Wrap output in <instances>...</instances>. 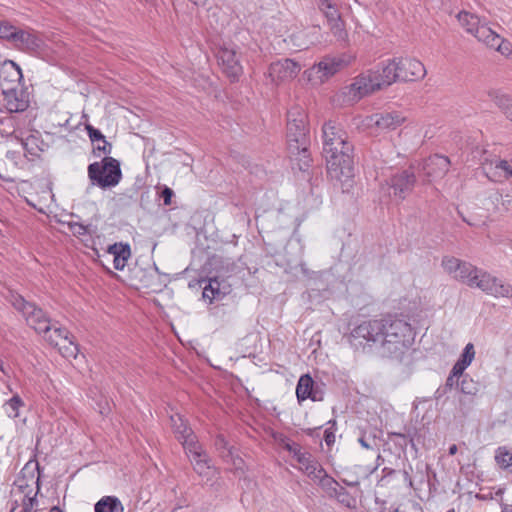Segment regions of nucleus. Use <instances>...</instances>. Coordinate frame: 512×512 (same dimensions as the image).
<instances>
[{"mask_svg": "<svg viewBox=\"0 0 512 512\" xmlns=\"http://www.w3.org/2000/svg\"><path fill=\"white\" fill-rule=\"evenodd\" d=\"M447 512H455V510L454 509H450Z\"/></svg>", "mask_w": 512, "mask_h": 512, "instance_id": "obj_62", "label": "nucleus"}, {"mask_svg": "<svg viewBox=\"0 0 512 512\" xmlns=\"http://www.w3.org/2000/svg\"><path fill=\"white\" fill-rule=\"evenodd\" d=\"M10 302L15 309L22 313L28 325L37 333L48 334L51 330L50 320L41 308L27 302L21 295L12 293Z\"/></svg>", "mask_w": 512, "mask_h": 512, "instance_id": "obj_9", "label": "nucleus"}, {"mask_svg": "<svg viewBox=\"0 0 512 512\" xmlns=\"http://www.w3.org/2000/svg\"><path fill=\"white\" fill-rule=\"evenodd\" d=\"M457 19L460 26L468 34L474 36L488 48L495 49L506 57L512 54V44L493 31L485 18H480L474 13L462 11L458 13Z\"/></svg>", "mask_w": 512, "mask_h": 512, "instance_id": "obj_3", "label": "nucleus"}, {"mask_svg": "<svg viewBox=\"0 0 512 512\" xmlns=\"http://www.w3.org/2000/svg\"><path fill=\"white\" fill-rule=\"evenodd\" d=\"M294 455L300 465V469L311 479L318 473V470L322 469V466L311 453L303 452L299 449L295 451Z\"/></svg>", "mask_w": 512, "mask_h": 512, "instance_id": "obj_24", "label": "nucleus"}, {"mask_svg": "<svg viewBox=\"0 0 512 512\" xmlns=\"http://www.w3.org/2000/svg\"><path fill=\"white\" fill-rule=\"evenodd\" d=\"M414 339L411 324L397 317L364 321L349 336L351 345L356 349L374 347L382 356L397 360L409 351Z\"/></svg>", "mask_w": 512, "mask_h": 512, "instance_id": "obj_1", "label": "nucleus"}, {"mask_svg": "<svg viewBox=\"0 0 512 512\" xmlns=\"http://www.w3.org/2000/svg\"><path fill=\"white\" fill-rule=\"evenodd\" d=\"M219 65L223 72L232 81L238 80L243 73V67L240 62V54L235 47L223 46L217 54Z\"/></svg>", "mask_w": 512, "mask_h": 512, "instance_id": "obj_12", "label": "nucleus"}, {"mask_svg": "<svg viewBox=\"0 0 512 512\" xmlns=\"http://www.w3.org/2000/svg\"><path fill=\"white\" fill-rule=\"evenodd\" d=\"M331 498H336L341 504L348 508L354 507L356 503L355 499L342 486Z\"/></svg>", "mask_w": 512, "mask_h": 512, "instance_id": "obj_38", "label": "nucleus"}, {"mask_svg": "<svg viewBox=\"0 0 512 512\" xmlns=\"http://www.w3.org/2000/svg\"><path fill=\"white\" fill-rule=\"evenodd\" d=\"M353 59L349 55L325 57L317 65L306 70L304 76L312 85H321L341 69L350 65Z\"/></svg>", "mask_w": 512, "mask_h": 512, "instance_id": "obj_8", "label": "nucleus"}, {"mask_svg": "<svg viewBox=\"0 0 512 512\" xmlns=\"http://www.w3.org/2000/svg\"><path fill=\"white\" fill-rule=\"evenodd\" d=\"M405 120V117L397 111L375 113L365 117L362 124L366 128L376 127L381 131L394 130L400 126Z\"/></svg>", "mask_w": 512, "mask_h": 512, "instance_id": "obj_15", "label": "nucleus"}, {"mask_svg": "<svg viewBox=\"0 0 512 512\" xmlns=\"http://www.w3.org/2000/svg\"><path fill=\"white\" fill-rule=\"evenodd\" d=\"M454 279L467 284L470 287H477L483 292L496 298H512V286L491 274L478 269L468 262H463L460 270L455 274Z\"/></svg>", "mask_w": 512, "mask_h": 512, "instance_id": "obj_4", "label": "nucleus"}, {"mask_svg": "<svg viewBox=\"0 0 512 512\" xmlns=\"http://www.w3.org/2000/svg\"><path fill=\"white\" fill-rule=\"evenodd\" d=\"M312 480L317 482L329 497L335 495L337 490L341 487L339 483L329 476L323 468L318 470V473L312 478Z\"/></svg>", "mask_w": 512, "mask_h": 512, "instance_id": "obj_28", "label": "nucleus"}, {"mask_svg": "<svg viewBox=\"0 0 512 512\" xmlns=\"http://www.w3.org/2000/svg\"><path fill=\"white\" fill-rule=\"evenodd\" d=\"M382 156H384V154H382ZM392 159L389 157V155H385V159H384V162H389L391 161Z\"/></svg>", "mask_w": 512, "mask_h": 512, "instance_id": "obj_59", "label": "nucleus"}, {"mask_svg": "<svg viewBox=\"0 0 512 512\" xmlns=\"http://www.w3.org/2000/svg\"><path fill=\"white\" fill-rule=\"evenodd\" d=\"M463 262L464 261L452 256H444L441 261V266L447 274L454 278Z\"/></svg>", "mask_w": 512, "mask_h": 512, "instance_id": "obj_35", "label": "nucleus"}, {"mask_svg": "<svg viewBox=\"0 0 512 512\" xmlns=\"http://www.w3.org/2000/svg\"><path fill=\"white\" fill-rule=\"evenodd\" d=\"M458 451V447L456 444H452L450 447H449V454L450 455H455Z\"/></svg>", "mask_w": 512, "mask_h": 512, "instance_id": "obj_54", "label": "nucleus"}, {"mask_svg": "<svg viewBox=\"0 0 512 512\" xmlns=\"http://www.w3.org/2000/svg\"><path fill=\"white\" fill-rule=\"evenodd\" d=\"M203 298L208 299L210 302L213 300H220L222 299L226 291L221 289L220 282L214 278L209 279L207 285L203 287Z\"/></svg>", "mask_w": 512, "mask_h": 512, "instance_id": "obj_31", "label": "nucleus"}, {"mask_svg": "<svg viewBox=\"0 0 512 512\" xmlns=\"http://www.w3.org/2000/svg\"><path fill=\"white\" fill-rule=\"evenodd\" d=\"M378 90L379 84L367 70L354 77L350 84L342 87L336 94L335 101L341 105H353Z\"/></svg>", "mask_w": 512, "mask_h": 512, "instance_id": "obj_5", "label": "nucleus"}, {"mask_svg": "<svg viewBox=\"0 0 512 512\" xmlns=\"http://www.w3.org/2000/svg\"><path fill=\"white\" fill-rule=\"evenodd\" d=\"M34 141H35V138H34V137H32V138H28V139L26 140V142H22V146H23V148H24V149H26V150H28V145H29V143H33Z\"/></svg>", "mask_w": 512, "mask_h": 512, "instance_id": "obj_53", "label": "nucleus"}, {"mask_svg": "<svg viewBox=\"0 0 512 512\" xmlns=\"http://www.w3.org/2000/svg\"><path fill=\"white\" fill-rule=\"evenodd\" d=\"M23 79L20 66L12 60H4L0 63V87L11 89L18 87Z\"/></svg>", "mask_w": 512, "mask_h": 512, "instance_id": "obj_20", "label": "nucleus"}, {"mask_svg": "<svg viewBox=\"0 0 512 512\" xmlns=\"http://www.w3.org/2000/svg\"><path fill=\"white\" fill-rule=\"evenodd\" d=\"M38 489L39 488L37 487L36 492H33V490L30 489L27 493H25L21 497V504L13 506L10 512H32L34 507H36L38 504L36 499Z\"/></svg>", "mask_w": 512, "mask_h": 512, "instance_id": "obj_32", "label": "nucleus"}, {"mask_svg": "<svg viewBox=\"0 0 512 512\" xmlns=\"http://www.w3.org/2000/svg\"><path fill=\"white\" fill-rule=\"evenodd\" d=\"M6 108L9 112H22L28 107V101L19 94L17 87L2 89Z\"/></svg>", "mask_w": 512, "mask_h": 512, "instance_id": "obj_23", "label": "nucleus"}, {"mask_svg": "<svg viewBox=\"0 0 512 512\" xmlns=\"http://www.w3.org/2000/svg\"><path fill=\"white\" fill-rule=\"evenodd\" d=\"M490 97L496 105L502 109L508 119L512 121V96L501 93L499 91L490 92Z\"/></svg>", "mask_w": 512, "mask_h": 512, "instance_id": "obj_33", "label": "nucleus"}, {"mask_svg": "<svg viewBox=\"0 0 512 512\" xmlns=\"http://www.w3.org/2000/svg\"><path fill=\"white\" fill-rule=\"evenodd\" d=\"M313 386L314 381L310 375L305 374L300 377L296 387V396L299 402L305 401L309 398L313 401L321 400V397H319L317 392L314 391Z\"/></svg>", "mask_w": 512, "mask_h": 512, "instance_id": "obj_25", "label": "nucleus"}, {"mask_svg": "<svg viewBox=\"0 0 512 512\" xmlns=\"http://www.w3.org/2000/svg\"><path fill=\"white\" fill-rule=\"evenodd\" d=\"M319 8L326 17L332 10H338L334 0H319Z\"/></svg>", "mask_w": 512, "mask_h": 512, "instance_id": "obj_41", "label": "nucleus"}, {"mask_svg": "<svg viewBox=\"0 0 512 512\" xmlns=\"http://www.w3.org/2000/svg\"><path fill=\"white\" fill-rule=\"evenodd\" d=\"M324 440L326 444L329 446L335 442V434L330 430H325L324 432Z\"/></svg>", "mask_w": 512, "mask_h": 512, "instance_id": "obj_47", "label": "nucleus"}, {"mask_svg": "<svg viewBox=\"0 0 512 512\" xmlns=\"http://www.w3.org/2000/svg\"><path fill=\"white\" fill-rule=\"evenodd\" d=\"M170 420L177 439L182 443L185 449L197 442L192 430L188 427L186 421L180 414L172 415Z\"/></svg>", "mask_w": 512, "mask_h": 512, "instance_id": "obj_21", "label": "nucleus"}, {"mask_svg": "<svg viewBox=\"0 0 512 512\" xmlns=\"http://www.w3.org/2000/svg\"><path fill=\"white\" fill-rule=\"evenodd\" d=\"M382 460H383V459H382L381 455H380V454H378V456H377V462H380V461H382ZM377 465H380V463H378Z\"/></svg>", "mask_w": 512, "mask_h": 512, "instance_id": "obj_60", "label": "nucleus"}, {"mask_svg": "<svg viewBox=\"0 0 512 512\" xmlns=\"http://www.w3.org/2000/svg\"><path fill=\"white\" fill-rule=\"evenodd\" d=\"M475 358V348H474V345L472 343H468L464 349H463V352L460 356V358L458 359V361L462 362L463 364L469 366L472 361L474 360Z\"/></svg>", "mask_w": 512, "mask_h": 512, "instance_id": "obj_40", "label": "nucleus"}, {"mask_svg": "<svg viewBox=\"0 0 512 512\" xmlns=\"http://www.w3.org/2000/svg\"><path fill=\"white\" fill-rule=\"evenodd\" d=\"M23 406V400L16 394L4 404V409L8 417L17 418L19 417V409Z\"/></svg>", "mask_w": 512, "mask_h": 512, "instance_id": "obj_36", "label": "nucleus"}, {"mask_svg": "<svg viewBox=\"0 0 512 512\" xmlns=\"http://www.w3.org/2000/svg\"><path fill=\"white\" fill-rule=\"evenodd\" d=\"M397 59L402 81H415L425 77L427 72L421 61L409 57H399Z\"/></svg>", "mask_w": 512, "mask_h": 512, "instance_id": "obj_19", "label": "nucleus"}, {"mask_svg": "<svg viewBox=\"0 0 512 512\" xmlns=\"http://www.w3.org/2000/svg\"><path fill=\"white\" fill-rule=\"evenodd\" d=\"M306 35L305 32H300L298 33L297 35H293V39L295 41H300L299 43H296L295 45L299 48V49H306L308 48L311 44H314L315 43V40L314 39H309V40H304L302 41V37H304Z\"/></svg>", "mask_w": 512, "mask_h": 512, "instance_id": "obj_42", "label": "nucleus"}, {"mask_svg": "<svg viewBox=\"0 0 512 512\" xmlns=\"http://www.w3.org/2000/svg\"><path fill=\"white\" fill-rule=\"evenodd\" d=\"M454 378H455V376L450 374L449 377L447 378L446 386L453 387V385H454Z\"/></svg>", "mask_w": 512, "mask_h": 512, "instance_id": "obj_52", "label": "nucleus"}, {"mask_svg": "<svg viewBox=\"0 0 512 512\" xmlns=\"http://www.w3.org/2000/svg\"><path fill=\"white\" fill-rule=\"evenodd\" d=\"M358 442L364 449H372V446L367 442V440L364 437H360L358 439Z\"/></svg>", "mask_w": 512, "mask_h": 512, "instance_id": "obj_49", "label": "nucleus"}, {"mask_svg": "<svg viewBox=\"0 0 512 512\" xmlns=\"http://www.w3.org/2000/svg\"><path fill=\"white\" fill-rule=\"evenodd\" d=\"M223 457H230L236 470H241L243 468V460L238 456H234L232 448H227V455H223Z\"/></svg>", "mask_w": 512, "mask_h": 512, "instance_id": "obj_43", "label": "nucleus"}, {"mask_svg": "<svg viewBox=\"0 0 512 512\" xmlns=\"http://www.w3.org/2000/svg\"><path fill=\"white\" fill-rule=\"evenodd\" d=\"M85 129L88 133V136L93 144L96 142H101L103 144V147H100V144H96L94 146V153L97 156H100L101 154L108 155L111 153L112 146L111 144L106 140L105 136L101 133L100 130L94 128L92 125L87 124L85 126Z\"/></svg>", "mask_w": 512, "mask_h": 512, "instance_id": "obj_26", "label": "nucleus"}, {"mask_svg": "<svg viewBox=\"0 0 512 512\" xmlns=\"http://www.w3.org/2000/svg\"><path fill=\"white\" fill-rule=\"evenodd\" d=\"M495 461L500 468L512 472V448L499 447L495 452Z\"/></svg>", "mask_w": 512, "mask_h": 512, "instance_id": "obj_34", "label": "nucleus"}, {"mask_svg": "<svg viewBox=\"0 0 512 512\" xmlns=\"http://www.w3.org/2000/svg\"><path fill=\"white\" fill-rule=\"evenodd\" d=\"M466 380L463 379L461 382V391L466 394H471L472 391L469 388H465Z\"/></svg>", "mask_w": 512, "mask_h": 512, "instance_id": "obj_51", "label": "nucleus"}, {"mask_svg": "<svg viewBox=\"0 0 512 512\" xmlns=\"http://www.w3.org/2000/svg\"><path fill=\"white\" fill-rule=\"evenodd\" d=\"M398 59L393 58L388 60L381 69L369 70L373 80L379 84V90L392 85L400 79V68L398 65Z\"/></svg>", "mask_w": 512, "mask_h": 512, "instance_id": "obj_17", "label": "nucleus"}, {"mask_svg": "<svg viewBox=\"0 0 512 512\" xmlns=\"http://www.w3.org/2000/svg\"><path fill=\"white\" fill-rule=\"evenodd\" d=\"M16 26L6 20H0V39L10 43Z\"/></svg>", "mask_w": 512, "mask_h": 512, "instance_id": "obj_39", "label": "nucleus"}, {"mask_svg": "<svg viewBox=\"0 0 512 512\" xmlns=\"http://www.w3.org/2000/svg\"><path fill=\"white\" fill-rule=\"evenodd\" d=\"M10 44L20 51L36 53L42 50L44 41L35 30L16 27Z\"/></svg>", "mask_w": 512, "mask_h": 512, "instance_id": "obj_10", "label": "nucleus"}, {"mask_svg": "<svg viewBox=\"0 0 512 512\" xmlns=\"http://www.w3.org/2000/svg\"><path fill=\"white\" fill-rule=\"evenodd\" d=\"M216 446L218 449H226L227 448V442L226 440L222 437V436H219L217 437L216 439Z\"/></svg>", "mask_w": 512, "mask_h": 512, "instance_id": "obj_48", "label": "nucleus"}, {"mask_svg": "<svg viewBox=\"0 0 512 512\" xmlns=\"http://www.w3.org/2000/svg\"><path fill=\"white\" fill-rule=\"evenodd\" d=\"M88 177L100 188L114 187L122 178L120 163L115 158L104 157L101 162L88 166Z\"/></svg>", "mask_w": 512, "mask_h": 512, "instance_id": "obj_7", "label": "nucleus"}, {"mask_svg": "<svg viewBox=\"0 0 512 512\" xmlns=\"http://www.w3.org/2000/svg\"><path fill=\"white\" fill-rule=\"evenodd\" d=\"M330 26V29L334 36L340 40L344 41L347 37V32L344 29V23L341 20L340 14L338 10H332L329 13V16L326 17Z\"/></svg>", "mask_w": 512, "mask_h": 512, "instance_id": "obj_30", "label": "nucleus"}, {"mask_svg": "<svg viewBox=\"0 0 512 512\" xmlns=\"http://www.w3.org/2000/svg\"><path fill=\"white\" fill-rule=\"evenodd\" d=\"M342 481L344 484L351 486V487H355L359 484V482L357 480L351 481V480H347V479H342Z\"/></svg>", "mask_w": 512, "mask_h": 512, "instance_id": "obj_50", "label": "nucleus"}, {"mask_svg": "<svg viewBox=\"0 0 512 512\" xmlns=\"http://www.w3.org/2000/svg\"><path fill=\"white\" fill-rule=\"evenodd\" d=\"M44 339L52 346L57 347L63 357L76 358L79 351L78 345L73 342L65 329L51 326L50 332L44 334Z\"/></svg>", "mask_w": 512, "mask_h": 512, "instance_id": "obj_11", "label": "nucleus"}, {"mask_svg": "<svg viewBox=\"0 0 512 512\" xmlns=\"http://www.w3.org/2000/svg\"><path fill=\"white\" fill-rule=\"evenodd\" d=\"M15 118L12 116L0 119V134L2 136H11L15 132Z\"/></svg>", "mask_w": 512, "mask_h": 512, "instance_id": "obj_37", "label": "nucleus"}, {"mask_svg": "<svg viewBox=\"0 0 512 512\" xmlns=\"http://www.w3.org/2000/svg\"><path fill=\"white\" fill-rule=\"evenodd\" d=\"M108 253L113 255V265L116 270H123L131 255L130 247L122 244L110 246Z\"/></svg>", "mask_w": 512, "mask_h": 512, "instance_id": "obj_27", "label": "nucleus"}, {"mask_svg": "<svg viewBox=\"0 0 512 512\" xmlns=\"http://www.w3.org/2000/svg\"><path fill=\"white\" fill-rule=\"evenodd\" d=\"M302 66L289 58L278 60L269 67V77L275 84L294 79L301 71Z\"/></svg>", "mask_w": 512, "mask_h": 512, "instance_id": "obj_14", "label": "nucleus"}, {"mask_svg": "<svg viewBox=\"0 0 512 512\" xmlns=\"http://www.w3.org/2000/svg\"><path fill=\"white\" fill-rule=\"evenodd\" d=\"M185 450L190 457L191 463L193 464L194 470L197 474L202 477H206L207 480L211 479L215 475L216 470L211 465V460L197 442L188 446Z\"/></svg>", "mask_w": 512, "mask_h": 512, "instance_id": "obj_16", "label": "nucleus"}, {"mask_svg": "<svg viewBox=\"0 0 512 512\" xmlns=\"http://www.w3.org/2000/svg\"><path fill=\"white\" fill-rule=\"evenodd\" d=\"M403 474H404V479L408 481V483H409V485H410V486H412V480H411V478H410V476H409L408 471H404V473H403Z\"/></svg>", "mask_w": 512, "mask_h": 512, "instance_id": "obj_56", "label": "nucleus"}, {"mask_svg": "<svg viewBox=\"0 0 512 512\" xmlns=\"http://www.w3.org/2000/svg\"><path fill=\"white\" fill-rule=\"evenodd\" d=\"M287 139L289 151L306 157L308 147L306 115L300 108L288 112Z\"/></svg>", "mask_w": 512, "mask_h": 512, "instance_id": "obj_6", "label": "nucleus"}, {"mask_svg": "<svg viewBox=\"0 0 512 512\" xmlns=\"http://www.w3.org/2000/svg\"><path fill=\"white\" fill-rule=\"evenodd\" d=\"M488 178L493 181H500L502 178L507 179L512 176V162L496 159L489 165L483 167Z\"/></svg>", "mask_w": 512, "mask_h": 512, "instance_id": "obj_22", "label": "nucleus"}, {"mask_svg": "<svg viewBox=\"0 0 512 512\" xmlns=\"http://www.w3.org/2000/svg\"><path fill=\"white\" fill-rule=\"evenodd\" d=\"M96 144H100V147H103V144H102L101 142H96V143L94 144V146H95Z\"/></svg>", "mask_w": 512, "mask_h": 512, "instance_id": "obj_61", "label": "nucleus"}, {"mask_svg": "<svg viewBox=\"0 0 512 512\" xmlns=\"http://www.w3.org/2000/svg\"><path fill=\"white\" fill-rule=\"evenodd\" d=\"M388 512H402V511H400V510H399V508H397V507H391V508L388 510Z\"/></svg>", "mask_w": 512, "mask_h": 512, "instance_id": "obj_58", "label": "nucleus"}, {"mask_svg": "<svg viewBox=\"0 0 512 512\" xmlns=\"http://www.w3.org/2000/svg\"><path fill=\"white\" fill-rule=\"evenodd\" d=\"M450 160L443 155H433L426 159L422 171L428 182L443 178L449 170Z\"/></svg>", "mask_w": 512, "mask_h": 512, "instance_id": "obj_18", "label": "nucleus"}, {"mask_svg": "<svg viewBox=\"0 0 512 512\" xmlns=\"http://www.w3.org/2000/svg\"><path fill=\"white\" fill-rule=\"evenodd\" d=\"M50 512H63V511H62V510H60V508H59V507L54 506V507H52V508H51Z\"/></svg>", "mask_w": 512, "mask_h": 512, "instance_id": "obj_57", "label": "nucleus"}, {"mask_svg": "<svg viewBox=\"0 0 512 512\" xmlns=\"http://www.w3.org/2000/svg\"><path fill=\"white\" fill-rule=\"evenodd\" d=\"M71 229H72L73 233L77 234V235H84L87 232L86 227L79 223L72 224Z\"/></svg>", "mask_w": 512, "mask_h": 512, "instance_id": "obj_46", "label": "nucleus"}, {"mask_svg": "<svg viewBox=\"0 0 512 512\" xmlns=\"http://www.w3.org/2000/svg\"><path fill=\"white\" fill-rule=\"evenodd\" d=\"M353 146L347 141V135L335 122L329 121L323 126V154L327 171L331 178L341 180L352 177Z\"/></svg>", "mask_w": 512, "mask_h": 512, "instance_id": "obj_2", "label": "nucleus"}, {"mask_svg": "<svg viewBox=\"0 0 512 512\" xmlns=\"http://www.w3.org/2000/svg\"><path fill=\"white\" fill-rule=\"evenodd\" d=\"M95 512H124L121 501L115 496H104L94 506Z\"/></svg>", "mask_w": 512, "mask_h": 512, "instance_id": "obj_29", "label": "nucleus"}, {"mask_svg": "<svg viewBox=\"0 0 512 512\" xmlns=\"http://www.w3.org/2000/svg\"><path fill=\"white\" fill-rule=\"evenodd\" d=\"M0 371L4 374V375H8V369L5 367L4 365V362L0 359Z\"/></svg>", "mask_w": 512, "mask_h": 512, "instance_id": "obj_55", "label": "nucleus"}, {"mask_svg": "<svg viewBox=\"0 0 512 512\" xmlns=\"http://www.w3.org/2000/svg\"><path fill=\"white\" fill-rule=\"evenodd\" d=\"M416 183L415 171L413 166L394 174L388 184L392 192L391 196L398 200H404L413 190Z\"/></svg>", "mask_w": 512, "mask_h": 512, "instance_id": "obj_13", "label": "nucleus"}, {"mask_svg": "<svg viewBox=\"0 0 512 512\" xmlns=\"http://www.w3.org/2000/svg\"><path fill=\"white\" fill-rule=\"evenodd\" d=\"M174 195V192L169 187H164V189L161 192V197L163 198V202L165 205L171 204V198Z\"/></svg>", "mask_w": 512, "mask_h": 512, "instance_id": "obj_45", "label": "nucleus"}, {"mask_svg": "<svg viewBox=\"0 0 512 512\" xmlns=\"http://www.w3.org/2000/svg\"><path fill=\"white\" fill-rule=\"evenodd\" d=\"M468 366L463 364L462 362L460 361H457L453 368H452V371H451V374L455 377H459L463 374L464 370L467 368Z\"/></svg>", "mask_w": 512, "mask_h": 512, "instance_id": "obj_44", "label": "nucleus"}]
</instances>
